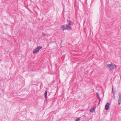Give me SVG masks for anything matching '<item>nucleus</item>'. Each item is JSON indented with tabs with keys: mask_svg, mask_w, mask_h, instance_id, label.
Returning <instances> with one entry per match:
<instances>
[{
	"mask_svg": "<svg viewBox=\"0 0 121 121\" xmlns=\"http://www.w3.org/2000/svg\"><path fill=\"white\" fill-rule=\"evenodd\" d=\"M68 24L65 25H62L61 27L62 30H69L71 29V26L72 25L73 23L71 21L67 20Z\"/></svg>",
	"mask_w": 121,
	"mask_h": 121,
	"instance_id": "obj_1",
	"label": "nucleus"
},
{
	"mask_svg": "<svg viewBox=\"0 0 121 121\" xmlns=\"http://www.w3.org/2000/svg\"><path fill=\"white\" fill-rule=\"evenodd\" d=\"M80 120V118H78L75 121H79Z\"/></svg>",
	"mask_w": 121,
	"mask_h": 121,
	"instance_id": "obj_8",
	"label": "nucleus"
},
{
	"mask_svg": "<svg viewBox=\"0 0 121 121\" xmlns=\"http://www.w3.org/2000/svg\"><path fill=\"white\" fill-rule=\"evenodd\" d=\"M100 102L99 101L98 103V104H99L100 103Z\"/></svg>",
	"mask_w": 121,
	"mask_h": 121,
	"instance_id": "obj_13",
	"label": "nucleus"
},
{
	"mask_svg": "<svg viewBox=\"0 0 121 121\" xmlns=\"http://www.w3.org/2000/svg\"><path fill=\"white\" fill-rule=\"evenodd\" d=\"M119 98L118 99V105H119L120 104V103H121V93H119L118 94Z\"/></svg>",
	"mask_w": 121,
	"mask_h": 121,
	"instance_id": "obj_5",
	"label": "nucleus"
},
{
	"mask_svg": "<svg viewBox=\"0 0 121 121\" xmlns=\"http://www.w3.org/2000/svg\"><path fill=\"white\" fill-rule=\"evenodd\" d=\"M97 97H98V99H100V97H99V96H98Z\"/></svg>",
	"mask_w": 121,
	"mask_h": 121,
	"instance_id": "obj_11",
	"label": "nucleus"
},
{
	"mask_svg": "<svg viewBox=\"0 0 121 121\" xmlns=\"http://www.w3.org/2000/svg\"><path fill=\"white\" fill-rule=\"evenodd\" d=\"M95 107H94L93 108H92L90 109V111L91 112H93L95 111Z\"/></svg>",
	"mask_w": 121,
	"mask_h": 121,
	"instance_id": "obj_6",
	"label": "nucleus"
},
{
	"mask_svg": "<svg viewBox=\"0 0 121 121\" xmlns=\"http://www.w3.org/2000/svg\"><path fill=\"white\" fill-rule=\"evenodd\" d=\"M62 40L61 41V42H62Z\"/></svg>",
	"mask_w": 121,
	"mask_h": 121,
	"instance_id": "obj_14",
	"label": "nucleus"
},
{
	"mask_svg": "<svg viewBox=\"0 0 121 121\" xmlns=\"http://www.w3.org/2000/svg\"><path fill=\"white\" fill-rule=\"evenodd\" d=\"M99 99V101L100 102L101 101V100L100 98Z\"/></svg>",
	"mask_w": 121,
	"mask_h": 121,
	"instance_id": "obj_10",
	"label": "nucleus"
},
{
	"mask_svg": "<svg viewBox=\"0 0 121 121\" xmlns=\"http://www.w3.org/2000/svg\"><path fill=\"white\" fill-rule=\"evenodd\" d=\"M110 104L109 103H107L105 105V109L106 110H108L110 108Z\"/></svg>",
	"mask_w": 121,
	"mask_h": 121,
	"instance_id": "obj_4",
	"label": "nucleus"
},
{
	"mask_svg": "<svg viewBox=\"0 0 121 121\" xmlns=\"http://www.w3.org/2000/svg\"><path fill=\"white\" fill-rule=\"evenodd\" d=\"M96 94L97 96H99V93H97Z\"/></svg>",
	"mask_w": 121,
	"mask_h": 121,
	"instance_id": "obj_9",
	"label": "nucleus"
},
{
	"mask_svg": "<svg viewBox=\"0 0 121 121\" xmlns=\"http://www.w3.org/2000/svg\"><path fill=\"white\" fill-rule=\"evenodd\" d=\"M105 68H108L111 70L115 69L116 68V66L113 63L110 64H107L105 66Z\"/></svg>",
	"mask_w": 121,
	"mask_h": 121,
	"instance_id": "obj_2",
	"label": "nucleus"
},
{
	"mask_svg": "<svg viewBox=\"0 0 121 121\" xmlns=\"http://www.w3.org/2000/svg\"><path fill=\"white\" fill-rule=\"evenodd\" d=\"M47 91H46L45 92V98L46 99H47Z\"/></svg>",
	"mask_w": 121,
	"mask_h": 121,
	"instance_id": "obj_7",
	"label": "nucleus"
},
{
	"mask_svg": "<svg viewBox=\"0 0 121 121\" xmlns=\"http://www.w3.org/2000/svg\"><path fill=\"white\" fill-rule=\"evenodd\" d=\"M112 91L113 93V92H114V91H113V88H112Z\"/></svg>",
	"mask_w": 121,
	"mask_h": 121,
	"instance_id": "obj_12",
	"label": "nucleus"
},
{
	"mask_svg": "<svg viewBox=\"0 0 121 121\" xmlns=\"http://www.w3.org/2000/svg\"><path fill=\"white\" fill-rule=\"evenodd\" d=\"M42 47L39 46L36 48L33 51V54H35L38 52L39 50L42 48Z\"/></svg>",
	"mask_w": 121,
	"mask_h": 121,
	"instance_id": "obj_3",
	"label": "nucleus"
}]
</instances>
